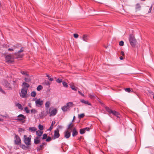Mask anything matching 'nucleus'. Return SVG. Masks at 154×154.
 Returning a JSON list of instances; mask_svg holds the SVG:
<instances>
[{"mask_svg": "<svg viewBox=\"0 0 154 154\" xmlns=\"http://www.w3.org/2000/svg\"><path fill=\"white\" fill-rule=\"evenodd\" d=\"M56 81L58 83H60L62 82V80L61 79H58L56 80Z\"/></svg>", "mask_w": 154, "mask_h": 154, "instance_id": "a18cd8bd", "label": "nucleus"}, {"mask_svg": "<svg viewBox=\"0 0 154 154\" xmlns=\"http://www.w3.org/2000/svg\"><path fill=\"white\" fill-rule=\"evenodd\" d=\"M15 106L17 107L18 109L22 110L23 109V108L22 105L16 102L15 103Z\"/></svg>", "mask_w": 154, "mask_h": 154, "instance_id": "2eb2a0df", "label": "nucleus"}, {"mask_svg": "<svg viewBox=\"0 0 154 154\" xmlns=\"http://www.w3.org/2000/svg\"><path fill=\"white\" fill-rule=\"evenodd\" d=\"M119 45L120 46H122L123 45H124V42L123 41H121L119 42Z\"/></svg>", "mask_w": 154, "mask_h": 154, "instance_id": "a19ab883", "label": "nucleus"}, {"mask_svg": "<svg viewBox=\"0 0 154 154\" xmlns=\"http://www.w3.org/2000/svg\"><path fill=\"white\" fill-rule=\"evenodd\" d=\"M36 134L39 137L41 136L43 133V131L40 130L36 131Z\"/></svg>", "mask_w": 154, "mask_h": 154, "instance_id": "6ab92c4d", "label": "nucleus"}, {"mask_svg": "<svg viewBox=\"0 0 154 154\" xmlns=\"http://www.w3.org/2000/svg\"><path fill=\"white\" fill-rule=\"evenodd\" d=\"M36 95V94L35 91H33L31 93V95L32 97H35Z\"/></svg>", "mask_w": 154, "mask_h": 154, "instance_id": "bb28decb", "label": "nucleus"}, {"mask_svg": "<svg viewBox=\"0 0 154 154\" xmlns=\"http://www.w3.org/2000/svg\"><path fill=\"white\" fill-rule=\"evenodd\" d=\"M5 82L6 83V84L5 85V86H7L8 87L10 88V87L9 86V85H10L8 83V82Z\"/></svg>", "mask_w": 154, "mask_h": 154, "instance_id": "37998d69", "label": "nucleus"}, {"mask_svg": "<svg viewBox=\"0 0 154 154\" xmlns=\"http://www.w3.org/2000/svg\"><path fill=\"white\" fill-rule=\"evenodd\" d=\"M28 89L25 88H23L22 89L21 93H20V97L22 98H25L26 97V94Z\"/></svg>", "mask_w": 154, "mask_h": 154, "instance_id": "20e7f679", "label": "nucleus"}, {"mask_svg": "<svg viewBox=\"0 0 154 154\" xmlns=\"http://www.w3.org/2000/svg\"><path fill=\"white\" fill-rule=\"evenodd\" d=\"M140 8L141 6H140L139 4H137L136 5L135 9H136V11L140 10Z\"/></svg>", "mask_w": 154, "mask_h": 154, "instance_id": "b1692460", "label": "nucleus"}, {"mask_svg": "<svg viewBox=\"0 0 154 154\" xmlns=\"http://www.w3.org/2000/svg\"><path fill=\"white\" fill-rule=\"evenodd\" d=\"M81 102L85 104H88V105H91V104L89 103L88 101H86L83 99L80 100Z\"/></svg>", "mask_w": 154, "mask_h": 154, "instance_id": "412c9836", "label": "nucleus"}, {"mask_svg": "<svg viewBox=\"0 0 154 154\" xmlns=\"http://www.w3.org/2000/svg\"><path fill=\"white\" fill-rule=\"evenodd\" d=\"M14 54L17 58H21L23 56V54H20V53L18 51L15 53Z\"/></svg>", "mask_w": 154, "mask_h": 154, "instance_id": "9b49d317", "label": "nucleus"}, {"mask_svg": "<svg viewBox=\"0 0 154 154\" xmlns=\"http://www.w3.org/2000/svg\"><path fill=\"white\" fill-rule=\"evenodd\" d=\"M53 128V126H51L50 128H49L48 130L49 131H51Z\"/></svg>", "mask_w": 154, "mask_h": 154, "instance_id": "4d7b16f0", "label": "nucleus"}, {"mask_svg": "<svg viewBox=\"0 0 154 154\" xmlns=\"http://www.w3.org/2000/svg\"><path fill=\"white\" fill-rule=\"evenodd\" d=\"M121 54L122 56H124L125 55L124 52L123 51H122L121 52Z\"/></svg>", "mask_w": 154, "mask_h": 154, "instance_id": "6e6d98bb", "label": "nucleus"}, {"mask_svg": "<svg viewBox=\"0 0 154 154\" xmlns=\"http://www.w3.org/2000/svg\"><path fill=\"white\" fill-rule=\"evenodd\" d=\"M19 131H24V130L23 129L20 128H19Z\"/></svg>", "mask_w": 154, "mask_h": 154, "instance_id": "5fc2aeb1", "label": "nucleus"}, {"mask_svg": "<svg viewBox=\"0 0 154 154\" xmlns=\"http://www.w3.org/2000/svg\"><path fill=\"white\" fill-rule=\"evenodd\" d=\"M37 130V128L35 127H30L29 128L28 131L30 132L34 133L36 132Z\"/></svg>", "mask_w": 154, "mask_h": 154, "instance_id": "ddd939ff", "label": "nucleus"}, {"mask_svg": "<svg viewBox=\"0 0 154 154\" xmlns=\"http://www.w3.org/2000/svg\"><path fill=\"white\" fill-rule=\"evenodd\" d=\"M151 11V8H150L149 9V12H150Z\"/></svg>", "mask_w": 154, "mask_h": 154, "instance_id": "338daca9", "label": "nucleus"}, {"mask_svg": "<svg viewBox=\"0 0 154 154\" xmlns=\"http://www.w3.org/2000/svg\"><path fill=\"white\" fill-rule=\"evenodd\" d=\"M40 142V138L39 137H37L34 140V143L35 144H38Z\"/></svg>", "mask_w": 154, "mask_h": 154, "instance_id": "dca6fc26", "label": "nucleus"}, {"mask_svg": "<svg viewBox=\"0 0 154 154\" xmlns=\"http://www.w3.org/2000/svg\"><path fill=\"white\" fill-rule=\"evenodd\" d=\"M55 122L54 121H52L51 126H53V125L55 124Z\"/></svg>", "mask_w": 154, "mask_h": 154, "instance_id": "603ef678", "label": "nucleus"}, {"mask_svg": "<svg viewBox=\"0 0 154 154\" xmlns=\"http://www.w3.org/2000/svg\"><path fill=\"white\" fill-rule=\"evenodd\" d=\"M62 84L64 87L65 88H67L68 87V85L66 82H62Z\"/></svg>", "mask_w": 154, "mask_h": 154, "instance_id": "cd10ccee", "label": "nucleus"}, {"mask_svg": "<svg viewBox=\"0 0 154 154\" xmlns=\"http://www.w3.org/2000/svg\"><path fill=\"white\" fill-rule=\"evenodd\" d=\"M32 136L31 135H29L28 137L24 135V142L26 145L28 147L31 145V139Z\"/></svg>", "mask_w": 154, "mask_h": 154, "instance_id": "f03ea898", "label": "nucleus"}, {"mask_svg": "<svg viewBox=\"0 0 154 154\" xmlns=\"http://www.w3.org/2000/svg\"><path fill=\"white\" fill-rule=\"evenodd\" d=\"M51 140V138L50 137H48L46 139V141L47 142Z\"/></svg>", "mask_w": 154, "mask_h": 154, "instance_id": "79ce46f5", "label": "nucleus"}, {"mask_svg": "<svg viewBox=\"0 0 154 154\" xmlns=\"http://www.w3.org/2000/svg\"><path fill=\"white\" fill-rule=\"evenodd\" d=\"M21 73L23 75H26L28 76H29L28 74L26 72H24L23 71H22L21 72Z\"/></svg>", "mask_w": 154, "mask_h": 154, "instance_id": "473e14b6", "label": "nucleus"}, {"mask_svg": "<svg viewBox=\"0 0 154 154\" xmlns=\"http://www.w3.org/2000/svg\"><path fill=\"white\" fill-rule=\"evenodd\" d=\"M0 91L3 94H5V92L2 90V88L0 87Z\"/></svg>", "mask_w": 154, "mask_h": 154, "instance_id": "c03bdc74", "label": "nucleus"}, {"mask_svg": "<svg viewBox=\"0 0 154 154\" xmlns=\"http://www.w3.org/2000/svg\"><path fill=\"white\" fill-rule=\"evenodd\" d=\"M50 105H51V103L49 101H48L46 102V103L45 104V107L46 108V110L48 109Z\"/></svg>", "mask_w": 154, "mask_h": 154, "instance_id": "aec40b11", "label": "nucleus"}, {"mask_svg": "<svg viewBox=\"0 0 154 154\" xmlns=\"http://www.w3.org/2000/svg\"><path fill=\"white\" fill-rule=\"evenodd\" d=\"M48 79L50 81H52L53 80V78H50V77H49Z\"/></svg>", "mask_w": 154, "mask_h": 154, "instance_id": "864d4df0", "label": "nucleus"}, {"mask_svg": "<svg viewBox=\"0 0 154 154\" xmlns=\"http://www.w3.org/2000/svg\"><path fill=\"white\" fill-rule=\"evenodd\" d=\"M78 93L80 94L81 95H82V96H83V97H85L84 96V94H83L82 93L81 91H78Z\"/></svg>", "mask_w": 154, "mask_h": 154, "instance_id": "de8ad7c7", "label": "nucleus"}, {"mask_svg": "<svg viewBox=\"0 0 154 154\" xmlns=\"http://www.w3.org/2000/svg\"><path fill=\"white\" fill-rule=\"evenodd\" d=\"M3 119H0V121H2Z\"/></svg>", "mask_w": 154, "mask_h": 154, "instance_id": "0e129e2a", "label": "nucleus"}, {"mask_svg": "<svg viewBox=\"0 0 154 154\" xmlns=\"http://www.w3.org/2000/svg\"><path fill=\"white\" fill-rule=\"evenodd\" d=\"M106 109L107 111H108L109 113H111V111H112V110H111L108 107H106Z\"/></svg>", "mask_w": 154, "mask_h": 154, "instance_id": "4c0bfd02", "label": "nucleus"}, {"mask_svg": "<svg viewBox=\"0 0 154 154\" xmlns=\"http://www.w3.org/2000/svg\"><path fill=\"white\" fill-rule=\"evenodd\" d=\"M73 104L72 102H69L67 103L66 105L63 106L61 109L63 112H66L69 111L71 107H72Z\"/></svg>", "mask_w": 154, "mask_h": 154, "instance_id": "f257e3e1", "label": "nucleus"}, {"mask_svg": "<svg viewBox=\"0 0 154 154\" xmlns=\"http://www.w3.org/2000/svg\"><path fill=\"white\" fill-rule=\"evenodd\" d=\"M31 112L35 114L37 112V111L35 109H32L31 110Z\"/></svg>", "mask_w": 154, "mask_h": 154, "instance_id": "f704fd0d", "label": "nucleus"}, {"mask_svg": "<svg viewBox=\"0 0 154 154\" xmlns=\"http://www.w3.org/2000/svg\"><path fill=\"white\" fill-rule=\"evenodd\" d=\"M111 113H112L115 116H116L117 117H119V116H118L119 115V113L118 112H117L116 111L114 110L113 111L112 110Z\"/></svg>", "mask_w": 154, "mask_h": 154, "instance_id": "393cba45", "label": "nucleus"}, {"mask_svg": "<svg viewBox=\"0 0 154 154\" xmlns=\"http://www.w3.org/2000/svg\"><path fill=\"white\" fill-rule=\"evenodd\" d=\"M17 118V120L21 122L22 123H23L25 122V119L26 118V117L24 116L23 114H20L18 116Z\"/></svg>", "mask_w": 154, "mask_h": 154, "instance_id": "423d86ee", "label": "nucleus"}, {"mask_svg": "<svg viewBox=\"0 0 154 154\" xmlns=\"http://www.w3.org/2000/svg\"><path fill=\"white\" fill-rule=\"evenodd\" d=\"M75 116H74L73 117V120H72V121H73L74 120H75Z\"/></svg>", "mask_w": 154, "mask_h": 154, "instance_id": "e2e57ef3", "label": "nucleus"}, {"mask_svg": "<svg viewBox=\"0 0 154 154\" xmlns=\"http://www.w3.org/2000/svg\"><path fill=\"white\" fill-rule=\"evenodd\" d=\"M5 59L6 62L8 63H11L14 61V58L11 54L6 55L5 57Z\"/></svg>", "mask_w": 154, "mask_h": 154, "instance_id": "39448f33", "label": "nucleus"}, {"mask_svg": "<svg viewBox=\"0 0 154 154\" xmlns=\"http://www.w3.org/2000/svg\"><path fill=\"white\" fill-rule=\"evenodd\" d=\"M60 136V134L59 131L58 130H56L54 131V139H55L58 138Z\"/></svg>", "mask_w": 154, "mask_h": 154, "instance_id": "f8f14e48", "label": "nucleus"}, {"mask_svg": "<svg viewBox=\"0 0 154 154\" xmlns=\"http://www.w3.org/2000/svg\"><path fill=\"white\" fill-rule=\"evenodd\" d=\"M25 80L26 82H29L30 81V79L28 77L27 78H25Z\"/></svg>", "mask_w": 154, "mask_h": 154, "instance_id": "ea45409f", "label": "nucleus"}, {"mask_svg": "<svg viewBox=\"0 0 154 154\" xmlns=\"http://www.w3.org/2000/svg\"><path fill=\"white\" fill-rule=\"evenodd\" d=\"M8 50L9 51H12L14 50V49L13 48H8Z\"/></svg>", "mask_w": 154, "mask_h": 154, "instance_id": "13d9d810", "label": "nucleus"}, {"mask_svg": "<svg viewBox=\"0 0 154 154\" xmlns=\"http://www.w3.org/2000/svg\"><path fill=\"white\" fill-rule=\"evenodd\" d=\"M125 91L126 92H130L131 91V89L129 88H126L125 89Z\"/></svg>", "mask_w": 154, "mask_h": 154, "instance_id": "e433bc0d", "label": "nucleus"}, {"mask_svg": "<svg viewBox=\"0 0 154 154\" xmlns=\"http://www.w3.org/2000/svg\"><path fill=\"white\" fill-rule=\"evenodd\" d=\"M24 109L26 113H29V110L28 109L27 107H26L24 108Z\"/></svg>", "mask_w": 154, "mask_h": 154, "instance_id": "72a5a7b5", "label": "nucleus"}, {"mask_svg": "<svg viewBox=\"0 0 154 154\" xmlns=\"http://www.w3.org/2000/svg\"><path fill=\"white\" fill-rule=\"evenodd\" d=\"M119 58L121 60H122L123 59V57H122V56L120 57Z\"/></svg>", "mask_w": 154, "mask_h": 154, "instance_id": "052dcab7", "label": "nucleus"}, {"mask_svg": "<svg viewBox=\"0 0 154 154\" xmlns=\"http://www.w3.org/2000/svg\"><path fill=\"white\" fill-rule=\"evenodd\" d=\"M153 98L154 99V96H153Z\"/></svg>", "mask_w": 154, "mask_h": 154, "instance_id": "774afa93", "label": "nucleus"}, {"mask_svg": "<svg viewBox=\"0 0 154 154\" xmlns=\"http://www.w3.org/2000/svg\"><path fill=\"white\" fill-rule=\"evenodd\" d=\"M23 48H21L20 50L18 51L20 53H21V52H23Z\"/></svg>", "mask_w": 154, "mask_h": 154, "instance_id": "3c124183", "label": "nucleus"}, {"mask_svg": "<svg viewBox=\"0 0 154 154\" xmlns=\"http://www.w3.org/2000/svg\"><path fill=\"white\" fill-rule=\"evenodd\" d=\"M23 85L24 86L23 88H25L28 89V88H29V85L28 84L26 83L25 82H23Z\"/></svg>", "mask_w": 154, "mask_h": 154, "instance_id": "a878e982", "label": "nucleus"}, {"mask_svg": "<svg viewBox=\"0 0 154 154\" xmlns=\"http://www.w3.org/2000/svg\"><path fill=\"white\" fill-rule=\"evenodd\" d=\"M78 132L75 128H74L73 130L72 135L74 137L77 135Z\"/></svg>", "mask_w": 154, "mask_h": 154, "instance_id": "5701e85b", "label": "nucleus"}, {"mask_svg": "<svg viewBox=\"0 0 154 154\" xmlns=\"http://www.w3.org/2000/svg\"><path fill=\"white\" fill-rule=\"evenodd\" d=\"M46 76H47V77H48V78H49V77H49V75H46Z\"/></svg>", "mask_w": 154, "mask_h": 154, "instance_id": "69168bd1", "label": "nucleus"}, {"mask_svg": "<svg viewBox=\"0 0 154 154\" xmlns=\"http://www.w3.org/2000/svg\"><path fill=\"white\" fill-rule=\"evenodd\" d=\"M38 128L40 131H42L44 129L43 126L40 124L38 126Z\"/></svg>", "mask_w": 154, "mask_h": 154, "instance_id": "c756f323", "label": "nucleus"}, {"mask_svg": "<svg viewBox=\"0 0 154 154\" xmlns=\"http://www.w3.org/2000/svg\"><path fill=\"white\" fill-rule=\"evenodd\" d=\"M70 136V133L68 131L65 132L64 137L66 138H68Z\"/></svg>", "mask_w": 154, "mask_h": 154, "instance_id": "a211bd4d", "label": "nucleus"}, {"mask_svg": "<svg viewBox=\"0 0 154 154\" xmlns=\"http://www.w3.org/2000/svg\"><path fill=\"white\" fill-rule=\"evenodd\" d=\"M85 116V115L84 113H82L78 115V117L79 118H82Z\"/></svg>", "mask_w": 154, "mask_h": 154, "instance_id": "7c9ffc66", "label": "nucleus"}, {"mask_svg": "<svg viewBox=\"0 0 154 154\" xmlns=\"http://www.w3.org/2000/svg\"><path fill=\"white\" fill-rule=\"evenodd\" d=\"M31 104L30 103H29V105H28L30 107H31Z\"/></svg>", "mask_w": 154, "mask_h": 154, "instance_id": "680f3d73", "label": "nucleus"}, {"mask_svg": "<svg viewBox=\"0 0 154 154\" xmlns=\"http://www.w3.org/2000/svg\"><path fill=\"white\" fill-rule=\"evenodd\" d=\"M70 88L71 89L74 91H76L77 90V87L75 86L73 82H72L69 84Z\"/></svg>", "mask_w": 154, "mask_h": 154, "instance_id": "9d476101", "label": "nucleus"}, {"mask_svg": "<svg viewBox=\"0 0 154 154\" xmlns=\"http://www.w3.org/2000/svg\"><path fill=\"white\" fill-rule=\"evenodd\" d=\"M82 39L83 41L87 42L89 40L88 36L86 35H84L82 37Z\"/></svg>", "mask_w": 154, "mask_h": 154, "instance_id": "f3484780", "label": "nucleus"}, {"mask_svg": "<svg viewBox=\"0 0 154 154\" xmlns=\"http://www.w3.org/2000/svg\"><path fill=\"white\" fill-rule=\"evenodd\" d=\"M72 123H71L70 124H69L68 126V128H70V127H73V125H72Z\"/></svg>", "mask_w": 154, "mask_h": 154, "instance_id": "8fccbe9b", "label": "nucleus"}, {"mask_svg": "<svg viewBox=\"0 0 154 154\" xmlns=\"http://www.w3.org/2000/svg\"><path fill=\"white\" fill-rule=\"evenodd\" d=\"M47 137V135L46 134H44L43 135V137H42V139H45Z\"/></svg>", "mask_w": 154, "mask_h": 154, "instance_id": "c9c22d12", "label": "nucleus"}, {"mask_svg": "<svg viewBox=\"0 0 154 154\" xmlns=\"http://www.w3.org/2000/svg\"><path fill=\"white\" fill-rule=\"evenodd\" d=\"M50 110H51V109H49V111H48V109H47V110H46V114H50Z\"/></svg>", "mask_w": 154, "mask_h": 154, "instance_id": "09e8293b", "label": "nucleus"}, {"mask_svg": "<svg viewBox=\"0 0 154 154\" xmlns=\"http://www.w3.org/2000/svg\"><path fill=\"white\" fill-rule=\"evenodd\" d=\"M74 37L75 38H77L78 37L79 35L77 34H73Z\"/></svg>", "mask_w": 154, "mask_h": 154, "instance_id": "49530a36", "label": "nucleus"}, {"mask_svg": "<svg viewBox=\"0 0 154 154\" xmlns=\"http://www.w3.org/2000/svg\"><path fill=\"white\" fill-rule=\"evenodd\" d=\"M95 97L94 94L92 93L91 94H89V97L91 98H93V97Z\"/></svg>", "mask_w": 154, "mask_h": 154, "instance_id": "2f4dec72", "label": "nucleus"}, {"mask_svg": "<svg viewBox=\"0 0 154 154\" xmlns=\"http://www.w3.org/2000/svg\"><path fill=\"white\" fill-rule=\"evenodd\" d=\"M43 87L41 85H39L37 88V90L38 91H39L41 90L42 89Z\"/></svg>", "mask_w": 154, "mask_h": 154, "instance_id": "c85d7f7f", "label": "nucleus"}, {"mask_svg": "<svg viewBox=\"0 0 154 154\" xmlns=\"http://www.w3.org/2000/svg\"><path fill=\"white\" fill-rule=\"evenodd\" d=\"M57 112V110L56 108H54L50 112V116H55Z\"/></svg>", "mask_w": 154, "mask_h": 154, "instance_id": "1a4fd4ad", "label": "nucleus"}, {"mask_svg": "<svg viewBox=\"0 0 154 154\" xmlns=\"http://www.w3.org/2000/svg\"><path fill=\"white\" fill-rule=\"evenodd\" d=\"M45 143H43L39 147L37 148V151H39L42 149L44 147V146L45 144Z\"/></svg>", "mask_w": 154, "mask_h": 154, "instance_id": "4be33fe9", "label": "nucleus"}, {"mask_svg": "<svg viewBox=\"0 0 154 154\" xmlns=\"http://www.w3.org/2000/svg\"><path fill=\"white\" fill-rule=\"evenodd\" d=\"M89 128H85L83 129H82L80 130V132L81 134H84L86 131H89Z\"/></svg>", "mask_w": 154, "mask_h": 154, "instance_id": "4468645a", "label": "nucleus"}, {"mask_svg": "<svg viewBox=\"0 0 154 154\" xmlns=\"http://www.w3.org/2000/svg\"><path fill=\"white\" fill-rule=\"evenodd\" d=\"M129 40L131 46L133 47H135L137 41L133 35H130Z\"/></svg>", "mask_w": 154, "mask_h": 154, "instance_id": "7ed1b4c3", "label": "nucleus"}, {"mask_svg": "<svg viewBox=\"0 0 154 154\" xmlns=\"http://www.w3.org/2000/svg\"><path fill=\"white\" fill-rule=\"evenodd\" d=\"M44 84L46 85H48V86H49L50 84V83L48 81H45V82L44 83Z\"/></svg>", "mask_w": 154, "mask_h": 154, "instance_id": "58836bf2", "label": "nucleus"}, {"mask_svg": "<svg viewBox=\"0 0 154 154\" xmlns=\"http://www.w3.org/2000/svg\"><path fill=\"white\" fill-rule=\"evenodd\" d=\"M35 103L36 106L39 107L43 104L44 101L40 98H38L35 100Z\"/></svg>", "mask_w": 154, "mask_h": 154, "instance_id": "0eeeda50", "label": "nucleus"}, {"mask_svg": "<svg viewBox=\"0 0 154 154\" xmlns=\"http://www.w3.org/2000/svg\"><path fill=\"white\" fill-rule=\"evenodd\" d=\"M62 128V126L59 125V126L57 127V129L58 128Z\"/></svg>", "mask_w": 154, "mask_h": 154, "instance_id": "bf43d9fd", "label": "nucleus"}, {"mask_svg": "<svg viewBox=\"0 0 154 154\" xmlns=\"http://www.w3.org/2000/svg\"><path fill=\"white\" fill-rule=\"evenodd\" d=\"M15 143L18 145H20L21 143V140L20 137L17 135L15 136L14 140Z\"/></svg>", "mask_w": 154, "mask_h": 154, "instance_id": "6e6552de", "label": "nucleus"}]
</instances>
